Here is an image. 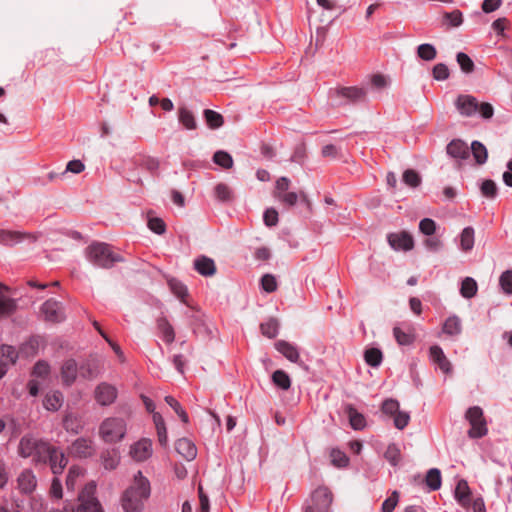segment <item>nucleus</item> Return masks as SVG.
<instances>
[{
	"instance_id": "obj_9",
	"label": "nucleus",
	"mask_w": 512,
	"mask_h": 512,
	"mask_svg": "<svg viewBox=\"0 0 512 512\" xmlns=\"http://www.w3.org/2000/svg\"><path fill=\"white\" fill-rule=\"evenodd\" d=\"M41 313L44 320L48 322L58 323L65 319L62 303L53 299H49L43 303Z\"/></svg>"
},
{
	"instance_id": "obj_38",
	"label": "nucleus",
	"mask_w": 512,
	"mask_h": 512,
	"mask_svg": "<svg viewBox=\"0 0 512 512\" xmlns=\"http://www.w3.org/2000/svg\"><path fill=\"white\" fill-rule=\"evenodd\" d=\"M426 485L433 491L441 487V472L437 468L430 469L425 477Z\"/></svg>"
},
{
	"instance_id": "obj_36",
	"label": "nucleus",
	"mask_w": 512,
	"mask_h": 512,
	"mask_svg": "<svg viewBox=\"0 0 512 512\" xmlns=\"http://www.w3.org/2000/svg\"><path fill=\"white\" fill-rule=\"evenodd\" d=\"M460 246L465 252L472 250L474 246V229L472 227L463 229L460 235Z\"/></svg>"
},
{
	"instance_id": "obj_48",
	"label": "nucleus",
	"mask_w": 512,
	"mask_h": 512,
	"mask_svg": "<svg viewBox=\"0 0 512 512\" xmlns=\"http://www.w3.org/2000/svg\"><path fill=\"white\" fill-rule=\"evenodd\" d=\"M83 475V470L78 466L70 467L67 477L66 486L69 490H74L77 480Z\"/></svg>"
},
{
	"instance_id": "obj_53",
	"label": "nucleus",
	"mask_w": 512,
	"mask_h": 512,
	"mask_svg": "<svg viewBox=\"0 0 512 512\" xmlns=\"http://www.w3.org/2000/svg\"><path fill=\"white\" fill-rule=\"evenodd\" d=\"M331 462L334 466L342 468L348 465L349 459L346 454L338 449H333L330 453Z\"/></svg>"
},
{
	"instance_id": "obj_33",
	"label": "nucleus",
	"mask_w": 512,
	"mask_h": 512,
	"mask_svg": "<svg viewBox=\"0 0 512 512\" xmlns=\"http://www.w3.org/2000/svg\"><path fill=\"white\" fill-rule=\"evenodd\" d=\"M477 290H478V285H477V282L473 278L466 277L462 281L461 288H460V294L462 295V297L470 299L476 295Z\"/></svg>"
},
{
	"instance_id": "obj_49",
	"label": "nucleus",
	"mask_w": 512,
	"mask_h": 512,
	"mask_svg": "<svg viewBox=\"0 0 512 512\" xmlns=\"http://www.w3.org/2000/svg\"><path fill=\"white\" fill-rule=\"evenodd\" d=\"M169 287L175 296H177L182 302H186L185 297L188 295V293L186 286L182 282L176 279H171L169 280Z\"/></svg>"
},
{
	"instance_id": "obj_60",
	"label": "nucleus",
	"mask_w": 512,
	"mask_h": 512,
	"mask_svg": "<svg viewBox=\"0 0 512 512\" xmlns=\"http://www.w3.org/2000/svg\"><path fill=\"white\" fill-rule=\"evenodd\" d=\"M399 402L394 399H387L382 404V412L394 417L399 412Z\"/></svg>"
},
{
	"instance_id": "obj_50",
	"label": "nucleus",
	"mask_w": 512,
	"mask_h": 512,
	"mask_svg": "<svg viewBox=\"0 0 512 512\" xmlns=\"http://www.w3.org/2000/svg\"><path fill=\"white\" fill-rule=\"evenodd\" d=\"M456 60L464 73H472L474 71V62L466 53L459 52Z\"/></svg>"
},
{
	"instance_id": "obj_1",
	"label": "nucleus",
	"mask_w": 512,
	"mask_h": 512,
	"mask_svg": "<svg viewBox=\"0 0 512 512\" xmlns=\"http://www.w3.org/2000/svg\"><path fill=\"white\" fill-rule=\"evenodd\" d=\"M151 492L150 483L140 471L134 476L132 484L122 495V507L125 512H141L144 502L149 498Z\"/></svg>"
},
{
	"instance_id": "obj_54",
	"label": "nucleus",
	"mask_w": 512,
	"mask_h": 512,
	"mask_svg": "<svg viewBox=\"0 0 512 512\" xmlns=\"http://www.w3.org/2000/svg\"><path fill=\"white\" fill-rule=\"evenodd\" d=\"M481 193L483 196L493 199L497 195V185L493 180L487 179L481 184Z\"/></svg>"
},
{
	"instance_id": "obj_45",
	"label": "nucleus",
	"mask_w": 512,
	"mask_h": 512,
	"mask_svg": "<svg viewBox=\"0 0 512 512\" xmlns=\"http://www.w3.org/2000/svg\"><path fill=\"white\" fill-rule=\"evenodd\" d=\"M443 332L448 335H457L461 332V321L458 317H449L444 325Z\"/></svg>"
},
{
	"instance_id": "obj_20",
	"label": "nucleus",
	"mask_w": 512,
	"mask_h": 512,
	"mask_svg": "<svg viewBox=\"0 0 512 512\" xmlns=\"http://www.w3.org/2000/svg\"><path fill=\"white\" fill-rule=\"evenodd\" d=\"M8 287L0 283V319L11 316L17 308L16 301L4 294Z\"/></svg>"
},
{
	"instance_id": "obj_2",
	"label": "nucleus",
	"mask_w": 512,
	"mask_h": 512,
	"mask_svg": "<svg viewBox=\"0 0 512 512\" xmlns=\"http://www.w3.org/2000/svg\"><path fill=\"white\" fill-rule=\"evenodd\" d=\"M85 256L94 266L103 269H109L115 263L123 261L119 254L113 252L109 244L103 242H93L87 246Z\"/></svg>"
},
{
	"instance_id": "obj_63",
	"label": "nucleus",
	"mask_w": 512,
	"mask_h": 512,
	"mask_svg": "<svg viewBox=\"0 0 512 512\" xmlns=\"http://www.w3.org/2000/svg\"><path fill=\"white\" fill-rule=\"evenodd\" d=\"M419 230L425 235H433L436 230V223L430 218H424L419 223Z\"/></svg>"
},
{
	"instance_id": "obj_24",
	"label": "nucleus",
	"mask_w": 512,
	"mask_h": 512,
	"mask_svg": "<svg viewBox=\"0 0 512 512\" xmlns=\"http://www.w3.org/2000/svg\"><path fill=\"white\" fill-rule=\"evenodd\" d=\"M195 270L202 276H213L216 273V265L213 259L201 256L194 261Z\"/></svg>"
},
{
	"instance_id": "obj_25",
	"label": "nucleus",
	"mask_w": 512,
	"mask_h": 512,
	"mask_svg": "<svg viewBox=\"0 0 512 512\" xmlns=\"http://www.w3.org/2000/svg\"><path fill=\"white\" fill-rule=\"evenodd\" d=\"M157 330L167 344H171L175 340V332L172 325L166 317H159L156 320Z\"/></svg>"
},
{
	"instance_id": "obj_7",
	"label": "nucleus",
	"mask_w": 512,
	"mask_h": 512,
	"mask_svg": "<svg viewBox=\"0 0 512 512\" xmlns=\"http://www.w3.org/2000/svg\"><path fill=\"white\" fill-rule=\"evenodd\" d=\"M42 457L43 459L39 461V464H49L54 475L61 474L68 463V459L65 454L50 443L48 452L42 455Z\"/></svg>"
},
{
	"instance_id": "obj_39",
	"label": "nucleus",
	"mask_w": 512,
	"mask_h": 512,
	"mask_svg": "<svg viewBox=\"0 0 512 512\" xmlns=\"http://www.w3.org/2000/svg\"><path fill=\"white\" fill-rule=\"evenodd\" d=\"M272 381L277 387H279L283 390H288L291 386L290 377L283 370L274 371L272 374Z\"/></svg>"
},
{
	"instance_id": "obj_47",
	"label": "nucleus",
	"mask_w": 512,
	"mask_h": 512,
	"mask_svg": "<svg viewBox=\"0 0 512 512\" xmlns=\"http://www.w3.org/2000/svg\"><path fill=\"white\" fill-rule=\"evenodd\" d=\"M417 55L425 61H431L435 59L437 51L431 44H421L417 48Z\"/></svg>"
},
{
	"instance_id": "obj_4",
	"label": "nucleus",
	"mask_w": 512,
	"mask_h": 512,
	"mask_svg": "<svg viewBox=\"0 0 512 512\" xmlns=\"http://www.w3.org/2000/svg\"><path fill=\"white\" fill-rule=\"evenodd\" d=\"M125 434L126 423L122 418H107L99 427V436L107 443H116L122 440Z\"/></svg>"
},
{
	"instance_id": "obj_14",
	"label": "nucleus",
	"mask_w": 512,
	"mask_h": 512,
	"mask_svg": "<svg viewBox=\"0 0 512 512\" xmlns=\"http://www.w3.org/2000/svg\"><path fill=\"white\" fill-rule=\"evenodd\" d=\"M387 240L394 250L409 251L414 246L413 237L406 231L391 233L388 235Z\"/></svg>"
},
{
	"instance_id": "obj_40",
	"label": "nucleus",
	"mask_w": 512,
	"mask_h": 512,
	"mask_svg": "<svg viewBox=\"0 0 512 512\" xmlns=\"http://www.w3.org/2000/svg\"><path fill=\"white\" fill-rule=\"evenodd\" d=\"M455 497L462 504L466 505L470 497V489L465 480H460L455 489Z\"/></svg>"
},
{
	"instance_id": "obj_37",
	"label": "nucleus",
	"mask_w": 512,
	"mask_h": 512,
	"mask_svg": "<svg viewBox=\"0 0 512 512\" xmlns=\"http://www.w3.org/2000/svg\"><path fill=\"white\" fill-rule=\"evenodd\" d=\"M203 114H204V118L206 120L207 125L211 129H217V128L221 127L224 123L223 116L216 111L206 109V110H204Z\"/></svg>"
},
{
	"instance_id": "obj_28",
	"label": "nucleus",
	"mask_w": 512,
	"mask_h": 512,
	"mask_svg": "<svg viewBox=\"0 0 512 512\" xmlns=\"http://www.w3.org/2000/svg\"><path fill=\"white\" fill-rule=\"evenodd\" d=\"M64 401L63 394L60 391H53L45 396L43 401L44 407L49 411H57L60 409Z\"/></svg>"
},
{
	"instance_id": "obj_23",
	"label": "nucleus",
	"mask_w": 512,
	"mask_h": 512,
	"mask_svg": "<svg viewBox=\"0 0 512 512\" xmlns=\"http://www.w3.org/2000/svg\"><path fill=\"white\" fill-rule=\"evenodd\" d=\"M17 482L21 492L26 494L33 492L37 485L36 477L33 474V472L29 469H26L21 472L17 479Z\"/></svg>"
},
{
	"instance_id": "obj_16",
	"label": "nucleus",
	"mask_w": 512,
	"mask_h": 512,
	"mask_svg": "<svg viewBox=\"0 0 512 512\" xmlns=\"http://www.w3.org/2000/svg\"><path fill=\"white\" fill-rule=\"evenodd\" d=\"M334 93L338 97H343L347 99V101L351 103H356L359 101H365L367 96V91L364 88L352 86V87H339L334 90Z\"/></svg>"
},
{
	"instance_id": "obj_5",
	"label": "nucleus",
	"mask_w": 512,
	"mask_h": 512,
	"mask_svg": "<svg viewBox=\"0 0 512 512\" xmlns=\"http://www.w3.org/2000/svg\"><path fill=\"white\" fill-rule=\"evenodd\" d=\"M96 484L90 482L85 485L78 495L79 505L75 507L76 512H104V509L95 496Z\"/></svg>"
},
{
	"instance_id": "obj_61",
	"label": "nucleus",
	"mask_w": 512,
	"mask_h": 512,
	"mask_svg": "<svg viewBox=\"0 0 512 512\" xmlns=\"http://www.w3.org/2000/svg\"><path fill=\"white\" fill-rule=\"evenodd\" d=\"M433 78L437 81L446 80L449 77V69L443 63H438L432 70Z\"/></svg>"
},
{
	"instance_id": "obj_64",
	"label": "nucleus",
	"mask_w": 512,
	"mask_h": 512,
	"mask_svg": "<svg viewBox=\"0 0 512 512\" xmlns=\"http://www.w3.org/2000/svg\"><path fill=\"white\" fill-rule=\"evenodd\" d=\"M261 286L268 293L274 292L277 289L275 277L271 274H265L261 279Z\"/></svg>"
},
{
	"instance_id": "obj_12",
	"label": "nucleus",
	"mask_w": 512,
	"mask_h": 512,
	"mask_svg": "<svg viewBox=\"0 0 512 512\" xmlns=\"http://www.w3.org/2000/svg\"><path fill=\"white\" fill-rule=\"evenodd\" d=\"M94 452L93 441L83 437L76 439L69 448V453L78 458L90 457Z\"/></svg>"
},
{
	"instance_id": "obj_43",
	"label": "nucleus",
	"mask_w": 512,
	"mask_h": 512,
	"mask_svg": "<svg viewBox=\"0 0 512 512\" xmlns=\"http://www.w3.org/2000/svg\"><path fill=\"white\" fill-rule=\"evenodd\" d=\"M213 161L224 169H230L233 166L232 156L226 151L220 150L215 152L213 155Z\"/></svg>"
},
{
	"instance_id": "obj_29",
	"label": "nucleus",
	"mask_w": 512,
	"mask_h": 512,
	"mask_svg": "<svg viewBox=\"0 0 512 512\" xmlns=\"http://www.w3.org/2000/svg\"><path fill=\"white\" fill-rule=\"evenodd\" d=\"M469 149L478 165H483L486 163L488 158V151L483 143L480 141H473Z\"/></svg>"
},
{
	"instance_id": "obj_6",
	"label": "nucleus",
	"mask_w": 512,
	"mask_h": 512,
	"mask_svg": "<svg viewBox=\"0 0 512 512\" xmlns=\"http://www.w3.org/2000/svg\"><path fill=\"white\" fill-rule=\"evenodd\" d=\"M465 417L471 425V428L468 431L469 437L481 438L487 434V426L483 410L479 406L470 407L466 411Z\"/></svg>"
},
{
	"instance_id": "obj_8",
	"label": "nucleus",
	"mask_w": 512,
	"mask_h": 512,
	"mask_svg": "<svg viewBox=\"0 0 512 512\" xmlns=\"http://www.w3.org/2000/svg\"><path fill=\"white\" fill-rule=\"evenodd\" d=\"M332 503V493L326 487L317 488L311 495V502L305 512H328Z\"/></svg>"
},
{
	"instance_id": "obj_31",
	"label": "nucleus",
	"mask_w": 512,
	"mask_h": 512,
	"mask_svg": "<svg viewBox=\"0 0 512 512\" xmlns=\"http://www.w3.org/2000/svg\"><path fill=\"white\" fill-rule=\"evenodd\" d=\"M346 413L348 414L350 425L353 429L361 430L365 427L366 422L364 416L351 405L346 407Z\"/></svg>"
},
{
	"instance_id": "obj_59",
	"label": "nucleus",
	"mask_w": 512,
	"mask_h": 512,
	"mask_svg": "<svg viewBox=\"0 0 512 512\" xmlns=\"http://www.w3.org/2000/svg\"><path fill=\"white\" fill-rule=\"evenodd\" d=\"M399 501V493L393 491L392 494L382 503V512H393Z\"/></svg>"
},
{
	"instance_id": "obj_15",
	"label": "nucleus",
	"mask_w": 512,
	"mask_h": 512,
	"mask_svg": "<svg viewBox=\"0 0 512 512\" xmlns=\"http://www.w3.org/2000/svg\"><path fill=\"white\" fill-rule=\"evenodd\" d=\"M18 353L13 346H0V379L6 374L8 368L16 363Z\"/></svg>"
},
{
	"instance_id": "obj_51",
	"label": "nucleus",
	"mask_w": 512,
	"mask_h": 512,
	"mask_svg": "<svg viewBox=\"0 0 512 512\" xmlns=\"http://www.w3.org/2000/svg\"><path fill=\"white\" fill-rule=\"evenodd\" d=\"M291 186V181L287 177H280L275 183L273 196L275 199L279 198L284 193H287Z\"/></svg>"
},
{
	"instance_id": "obj_3",
	"label": "nucleus",
	"mask_w": 512,
	"mask_h": 512,
	"mask_svg": "<svg viewBox=\"0 0 512 512\" xmlns=\"http://www.w3.org/2000/svg\"><path fill=\"white\" fill-rule=\"evenodd\" d=\"M49 442L39 439L31 434L24 435L18 445V454L23 458L32 457L35 464L43 459L42 455L48 452Z\"/></svg>"
},
{
	"instance_id": "obj_35",
	"label": "nucleus",
	"mask_w": 512,
	"mask_h": 512,
	"mask_svg": "<svg viewBox=\"0 0 512 512\" xmlns=\"http://www.w3.org/2000/svg\"><path fill=\"white\" fill-rule=\"evenodd\" d=\"M214 194L221 202H230L234 198L233 190L225 183H218L214 188Z\"/></svg>"
},
{
	"instance_id": "obj_41",
	"label": "nucleus",
	"mask_w": 512,
	"mask_h": 512,
	"mask_svg": "<svg viewBox=\"0 0 512 512\" xmlns=\"http://www.w3.org/2000/svg\"><path fill=\"white\" fill-rule=\"evenodd\" d=\"M366 363L372 367H377L381 364L383 355L378 348H369L364 353Z\"/></svg>"
},
{
	"instance_id": "obj_17",
	"label": "nucleus",
	"mask_w": 512,
	"mask_h": 512,
	"mask_svg": "<svg viewBox=\"0 0 512 512\" xmlns=\"http://www.w3.org/2000/svg\"><path fill=\"white\" fill-rule=\"evenodd\" d=\"M132 458L138 462L147 460L152 455V442L149 439H141L135 443L131 449Z\"/></svg>"
},
{
	"instance_id": "obj_22",
	"label": "nucleus",
	"mask_w": 512,
	"mask_h": 512,
	"mask_svg": "<svg viewBox=\"0 0 512 512\" xmlns=\"http://www.w3.org/2000/svg\"><path fill=\"white\" fill-rule=\"evenodd\" d=\"M175 449L187 461L194 460L197 455L196 446L187 438L178 439L175 443Z\"/></svg>"
},
{
	"instance_id": "obj_11",
	"label": "nucleus",
	"mask_w": 512,
	"mask_h": 512,
	"mask_svg": "<svg viewBox=\"0 0 512 512\" xmlns=\"http://www.w3.org/2000/svg\"><path fill=\"white\" fill-rule=\"evenodd\" d=\"M94 396L100 405L107 406L116 400L117 389L109 383L102 382L95 388Z\"/></svg>"
},
{
	"instance_id": "obj_42",
	"label": "nucleus",
	"mask_w": 512,
	"mask_h": 512,
	"mask_svg": "<svg viewBox=\"0 0 512 512\" xmlns=\"http://www.w3.org/2000/svg\"><path fill=\"white\" fill-rule=\"evenodd\" d=\"M63 426L66 431L72 432L75 434H78L82 429L80 420L78 419V417L76 415H73V414H67L64 417Z\"/></svg>"
},
{
	"instance_id": "obj_13",
	"label": "nucleus",
	"mask_w": 512,
	"mask_h": 512,
	"mask_svg": "<svg viewBox=\"0 0 512 512\" xmlns=\"http://www.w3.org/2000/svg\"><path fill=\"white\" fill-rule=\"evenodd\" d=\"M101 372V363L96 357H89L81 362L79 376L85 380H93Z\"/></svg>"
},
{
	"instance_id": "obj_26",
	"label": "nucleus",
	"mask_w": 512,
	"mask_h": 512,
	"mask_svg": "<svg viewBox=\"0 0 512 512\" xmlns=\"http://www.w3.org/2000/svg\"><path fill=\"white\" fill-rule=\"evenodd\" d=\"M101 463L106 470H114L119 465L120 453L117 449H107L101 453Z\"/></svg>"
},
{
	"instance_id": "obj_34",
	"label": "nucleus",
	"mask_w": 512,
	"mask_h": 512,
	"mask_svg": "<svg viewBox=\"0 0 512 512\" xmlns=\"http://www.w3.org/2000/svg\"><path fill=\"white\" fill-rule=\"evenodd\" d=\"M135 163L152 174L156 173L160 166L159 160L150 156H141Z\"/></svg>"
},
{
	"instance_id": "obj_10",
	"label": "nucleus",
	"mask_w": 512,
	"mask_h": 512,
	"mask_svg": "<svg viewBox=\"0 0 512 512\" xmlns=\"http://www.w3.org/2000/svg\"><path fill=\"white\" fill-rule=\"evenodd\" d=\"M478 100L469 94H460L455 100L457 111L464 117H472L477 113Z\"/></svg>"
},
{
	"instance_id": "obj_52",
	"label": "nucleus",
	"mask_w": 512,
	"mask_h": 512,
	"mask_svg": "<svg viewBox=\"0 0 512 512\" xmlns=\"http://www.w3.org/2000/svg\"><path fill=\"white\" fill-rule=\"evenodd\" d=\"M393 334L399 345H410L414 341V336L411 333L405 332L399 327L393 329Z\"/></svg>"
},
{
	"instance_id": "obj_62",
	"label": "nucleus",
	"mask_w": 512,
	"mask_h": 512,
	"mask_svg": "<svg viewBox=\"0 0 512 512\" xmlns=\"http://www.w3.org/2000/svg\"><path fill=\"white\" fill-rule=\"evenodd\" d=\"M385 458L391 463V465L396 466L400 461V450L394 444L389 445L386 452Z\"/></svg>"
},
{
	"instance_id": "obj_32",
	"label": "nucleus",
	"mask_w": 512,
	"mask_h": 512,
	"mask_svg": "<svg viewBox=\"0 0 512 512\" xmlns=\"http://www.w3.org/2000/svg\"><path fill=\"white\" fill-rule=\"evenodd\" d=\"M153 422H154L155 427H156L157 437H158V441H159L160 445L161 446H166L167 445V441H168L167 431H166V426H165V423H164V419H163V417L161 416L160 413H154V415H153Z\"/></svg>"
},
{
	"instance_id": "obj_27",
	"label": "nucleus",
	"mask_w": 512,
	"mask_h": 512,
	"mask_svg": "<svg viewBox=\"0 0 512 512\" xmlns=\"http://www.w3.org/2000/svg\"><path fill=\"white\" fill-rule=\"evenodd\" d=\"M275 347L277 351L280 352L289 361L294 363H297L299 361V352L296 346L292 345L291 343L284 340H280L276 342Z\"/></svg>"
},
{
	"instance_id": "obj_57",
	"label": "nucleus",
	"mask_w": 512,
	"mask_h": 512,
	"mask_svg": "<svg viewBox=\"0 0 512 512\" xmlns=\"http://www.w3.org/2000/svg\"><path fill=\"white\" fill-rule=\"evenodd\" d=\"M499 283L506 294H512V271L507 270L503 272L500 276Z\"/></svg>"
},
{
	"instance_id": "obj_30",
	"label": "nucleus",
	"mask_w": 512,
	"mask_h": 512,
	"mask_svg": "<svg viewBox=\"0 0 512 512\" xmlns=\"http://www.w3.org/2000/svg\"><path fill=\"white\" fill-rule=\"evenodd\" d=\"M178 119L179 122L188 130H194L197 128V122L194 114L186 107L179 108Z\"/></svg>"
},
{
	"instance_id": "obj_58",
	"label": "nucleus",
	"mask_w": 512,
	"mask_h": 512,
	"mask_svg": "<svg viewBox=\"0 0 512 512\" xmlns=\"http://www.w3.org/2000/svg\"><path fill=\"white\" fill-rule=\"evenodd\" d=\"M477 113L483 118L484 120H489L494 115V108L493 106L488 102H479L477 104Z\"/></svg>"
},
{
	"instance_id": "obj_19",
	"label": "nucleus",
	"mask_w": 512,
	"mask_h": 512,
	"mask_svg": "<svg viewBox=\"0 0 512 512\" xmlns=\"http://www.w3.org/2000/svg\"><path fill=\"white\" fill-rule=\"evenodd\" d=\"M447 154L455 159L465 160L470 155V149L466 142L461 139L452 140L446 147Z\"/></svg>"
},
{
	"instance_id": "obj_56",
	"label": "nucleus",
	"mask_w": 512,
	"mask_h": 512,
	"mask_svg": "<svg viewBox=\"0 0 512 512\" xmlns=\"http://www.w3.org/2000/svg\"><path fill=\"white\" fill-rule=\"evenodd\" d=\"M403 182L410 187H417L421 183L420 175L412 169H408L403 173Z\"/></svg>"
},
{
	"instance_id": "obj_21",
	"label": "nucleus",
	"mask_w": 512,
	"mask_h": 512,
	"mask_svg": "<svg viewBox=\"0 0 512 512\" xmlns=\"http://www.w3.org/2000/svg\"><path fill=\"white\" fill-rule=\"evenodd\" d=\"M430 357L432 361L438 365L439 369L445 373L449 374L452 372V365L448 358L445 356L441 347L434 345L430 348Z\"/></svg>"
},
{
	"instance_id": "obj_18",
	"label": "nucleus",
	"mask_w": 512,
	"mask_h": 512,
	"mask_svg": "<svg viewBox=\"0 0 512 512\" xmlns=\"http://www.w3.org/2000/svg\"><path fill=\"white\" fill-rule=\"evenodd\" d=\"M60 374L63 384L71 386L77 379L79 366L74 359H68L62 364Z\"/></svg>"
},
{
	"instance_id": "obj_55",
	"label": "nucleus",
	"mask_w": 512,
	"mask_h": 512,
	"mask_svg": "<svg viewBox=\"0 0 512 512\" xmlns=\"http://www.w3.org/2000/svg\"><path fill=\"white\" fill-rule=\"evenodd\" d=\"M165 401L176 412V414L184 423H188V415L176 399H174L172 396H166Z\"/></svg>"
},
{
	"instance_id": "obj_46",
	"label": "nucleus",
	"mask_w": 512,
	"mask_h": 512,
	"mask_svg": "<svg viewBox=\"0 0 512 512\" xmlns=\"http://www.w3.org/2000/svg\"><path fill=\"white\" fill-rule=\"evenodd\" d=\"M279 324L274 318L269 319L267 322L260 325L261 332L268 338H274L278 334Z\"/></svg>"
},
{
	"instance_id": "obj_44",
	"label": "nucleus",
	"mask_w": 512,
	"mask_h": 512,
	"mask_svg": "<svg viewBox=\"0 0 512 512\" xmlns=\"http://www.w3.org/2000/svg\"><path fill=\"white\" fill-rule=\"evenodd\" d=\"M24 238V234L20 232L0 230V243L5 245H12L20 242Z\"/></svg>"
}]
</instances>
